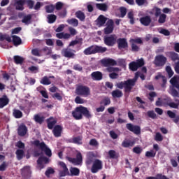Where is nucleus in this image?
Segmentation results:
<instances>
[{"instance_id": "nucleus-37", "label": "nucleus", "mask_w": 179, "mask_h": 179, "mask_svg": "<svg viewBox=\"0 0 179 179\" xmlns=\"http://www.w3.org/2000/svg\"><path fill=\"white\" fill-rule=\"evenodd\" d=\"M17 160H22L24 157V150L18 149L15 152Z\"/></svg>"}, {"instance_id": "nucleus-57", "label": "nucleus", "mask_w": 179, "mask_h": 179, "mask_svg": "<svg viewBox=\"0 0 179 179\" xmlns=\"http://www.w3.org/2000/svg\"><path fill=\"white\" fill-rule=\"evenodd\" d=\"M130 44H131V51L133 52H138L139 51V50H141L139 46H138V45H136V43H130Z\"/></svg>"}, {"instance_id": "nucleus-11", "label": "nucleus", "mask_w": 179, "mask_h": 179, "mask_svg": "<svg viewBox=\"0 0 179 179\" xmlns=\"http://www.w3.org/2000/svg\"><path fill=\"white\" fill-rule=\"evenodd\" d=\"M101 63L106 68H108L109 66H115L117 65V61L111 58L101 59Z\"/></svg>"}, {"instance_id": "nucleus-23", "label": "nucleus", "mask_w": 179, "mask_h": 179, "mask_svg": "<svg viewBox=\"0 0 179 179\" xmlns=\"http://www.w3.org/2000/svg\"><path fill=\"white\" fill-rule=\"evenodd\" d=\"M92 80H101L103 79V73L101 71H94L91 73Z\"/></svg>"}, {"instance_id": "nucleus-28", "label": "nucleus", "mask_w": 179, "mask_h": 179, "mask_svg": "<svg viewBox=\"0 0 179 179\" xmlns=\"http://www.w3.org/2000/svg\"><path fill=\"white\" fill-rule=\"evenodd\" d=\"M150 15H155V17H159V15H162V9L155 6L150 12Z\"/></svg>"}, {"instance_id": "nucleus-42", "label": "nucleus", "mask_w": 179, "mask_h": 179, "mask_svg": "<svg viewBox=\"0 0 179 179\" xmlns=\"http://www.w3.org/2000/svg\"><path fill=\"white\" fill-rule=\"evenodd\" d=\"M55 10V6L53 4L48 5L45 6V10L46 13H54V10Z\"/></svg>"}, {"instance_id": "nucleus-17", "label": "nucleus", "mask_w": 179, "mask_h": 179, "mask_svg": "<svg viewBox=\"0 0 179 179\" xmlns=\"http://www.w3.org/2000/svg\"><path fill=\"white\" fill-rule=\"evenodd\" d=\"M27 127H26V124L22 123L17 128V134L19 136H25L27 134Z\"/></svg>"}, {"instance_id": "nucleus-36", "label": "nucleus", "mask_w": 179, "mask_h": 179, "mask_svg": "<svg viewBox=\"0 0 179 179\" xmlns=\"http://www.w3.org/2000/svg\"><path fill=\"white\" fill-rule=\"evenodd\" d=\"M13 59H14V62L15 64H16L17 65H22V64H23V62H24V58L19 56V55H15L13 57Z\"/></svg>"}, {"instance_id": "nucleus-59", "label": "nucleus", "mask_w": 179, "mask_h": 179, "mask_svg": "<svg viewBox=\"0 0 179 179\" xmlns=\"http://www.w3.org/2000/svg\"><path fill=\"white\" fill-rule=\"evenodd\" d=\"M30 20H31V15H25L23 17V19L22 20V22L25 23V24H27V23H29V22H30Z\"/></svg>"}, {"instance_id": "nucleus-52", "label": "nucleus", "mask_w": 179, "mask_h": 179, "mask_svg": "<svg viewBox=\"0 0 179 179\" xmlns=\"http://www.w3.org/2000/svg\"><path fill=\"white\" fill-rule=\"evenodd\" d=\"M34 144L35 145V146H39L41 150L45 148V143L44 142L40 143V141L38 140L34 141Z\"/></svg>"}, {"instance_id": "nucleus-29", "label": "nucleus", "mask_w": 179, "mask_h": 179, "mask_svg": "<svg viewBox=\"0 0 179 179\" xmlns=\"http://www.w3.org/2000/svg\"><path fill=\"white\" fill-rule=\"evenodd\" d=\"M56 37L59 39L68 40V38H71V34L60 32L56 34Z\"/></svg>"}, {"instance_id": "nucleus-47", "label": "nucleus", "mask_w": 179, "mask_h": 179, "mask_svg": "<svg viewBox=\"0 0 179 179\" xmlns=\"http://www.w3.org/2000/svg\"><path fill=\"white\" fill-rule=\"evenodd\" d=\"M129 68L130 71H132L133 72H135V71H138L139 67H138V65L136 64V62H131L129 64Z\"/></svg>"}, {"instance_id": "nucleus-38", "label": "nucleus", "mask_w": 179, "mask_h": 179, "mask_svg": "<svg viewBox=\"0 0 179 179\" xmlns=\"http://www.w3.org/2000/svg\"><path fill=\"white\" fill-rule=\"evenodd\" d=\"M48 22L50 24H52V23H55V21L57 20V15L54 14H49L47 16Z\"/></svg>"}, {"instance_id": "nucleus-16", "label": "nucleus", "mask_w": 179, "mask_h": 179, "mask_svg": "<svg viewBox=\"0 0 179 179\" xmlns=\"http://www.w3.org/2000/svg\"><path fill=\"white\" fill-rule=\"evenodd\" d=\"M166 57L171 59V61H173V62H176V61H179V55L174 52V51H170L167 52L166 53Z\"/></svg>"}, {"instance_id": "nucleus-31", "label": "nucleus", "mask_w": 179, "mask_h": 179, "mask_svg": "<svg viewBox=\"0 0 179 179\" xmlns=\"http://www.w3.org/2000/svg\"><path fill=\"white\" fill-rule=\"evenodd\" d=\"M13 117L16 119H20L23 117V113L19 109L14 108L13 110Z\"/></svg>"}, {"instance_id": "nucleus-25", "label": "nucleus", "mask_w": 179, "mask_h": 179, "mask_svg": "<svg viewBox=\"0 0 179 179\" xmlns=\"http://www.w3.org/2000/svg\"><path fill=\"white\" fill-rule=\"evenodd\" d=\"M113 99H121L124 96L122 91L119 89L115 90L111 92Z\"/></svg>"}, {"instance_id": "nucleus-9", "label": "nucleus", "mask_w": 179, "mask_h": 179, "mask_svg": "<svg viewBox=\"0 0 179 179\" xmlns=\"http://www.w3.org/2000/svg\"><path fill=\"white\" fill-rule=\"evenodd\" d=\"M103 43L108 47H114L115 43H117V38L114 36V35H110L108 36H104Z\"/></svg>"}, {"instance_id": "nucleus-13", "label": "nucleus", "mask_w": 179, "mask_h": 179, "mask_svg": "<svg viewBox=\"0 0 179 179\" xmlns=\"http://www.w3.org/2000/svg\"><path fill=\"white\" fill-rule=\"evenodd\" d=\"M164 101L167 102V106L171 108H178L179 107V99L177 98L174 99L175 102H171V98L164 99Z\"/></svg>"}, {"instance_id": "nucleus-18", "label": "nucleus", "mask_w": 179, "mask_h": 179, "mask_svg": "<svg viewBox=\"0 0 179 179\" xmlns=\"http://www.w3.org/2000/svg\"><path fill=\"white\" fill-rule=\"evenodd\" d=\"M117 46L120 50L121 48H128V42L125 38H120L117 41Z\"/></svg>"}, {"instance_id": "nucleus-14", "label": "nucleus", "mask_w": 179, "mask_h": 179, "mask_svg": "<svg viewBox=\"0 0 179 179\" xmlns=\"http://www.w3.org/2000/svg\"><path fill=\"white\" fill-rule=\"evenodd\" d=\"M43 163L45 164H48L50 163V159L44 156H41L38 157L37 160V164L40 170H43V169H44V164H43Z\"/></svg>"}, {"instance_id": "nucleus-55", "label": "nucleus", "mask_w": 179, "mask_h": 179, "mask_svg": "<svg viewBox=\"0 0 179 179\" xmlns=\"http://www.w3.org/2000/svg\"><path fill=\"white\" fill-rule=\"evenodd\" d=\"M166 72L168 73L169 78H171L173 75H174V71H173V69L170 66H166Z\"/></svg>"}, {"instance_id": "nucleus-1", "label": "nucleus", "mask_w": 179, "mask_h": 179, "mask_svg": "<svg viewBox=\"0 0 179 179\" xmlns=\"http://www.w3.org/2000/svg\"><path fill=\"white\" fill-rule=\"evenodd\" d=\"M138 76L142 80H145V77L143 73L137 72L136 73V76L133 79L129 78L127 80L119 82L115 85V87L120 90L124 89V93H131L132 92V89H134V87L136 85V81L138 80Z\"/></svg>"}, {"instance_id": "nucleus-27", "label": "nucleus", "mask_w": 179, "mask_h": 179, "mask_svg": "<svg viewBox=\"0 0 179 179\" xmlns=\"http://www.w3.org/2000/svg\"><path fill=\"white\" fill-rule=\"evenodd\" d=\"M96 9H99V10H102V12H107L108 10V6H107L105 3H96Z\"/></svg>"}, {"instance_id": "nucleus-30", "label": "nucleus", "mask_w": 179, "mask_h": 179, "mask_svg": "<svg viewBox=\"0 0 179 179\" xmlns=\"http://www.w3.org/2000/svg\"><path fill=\"white\" fill-rule=\"evenodd\" d=\"M54 76H44L41 80V85H45V86H48V85H51V80H50V79L52 78L54 79Z\"/></svg>"}, {"instance_id": "nucleus-48", "label": "nucleus", "mask_w": 179, "mask_h": 179, "mask_svg": "<svg viewBox=\"0 0 179 179\" xmlns=\"http://www.w3.org/2000/svg\"><path fill=\"white\" fill-rule=\"evenodd\" d=\"M51 119H52V117L47 120L48 129H52L54 128V125L57 124V120L50 121Z\"/></svg>"}, {"instance_id": "nucleus-34", "label": "nucleus", "mask_w": 179, "mask_h": 179, "mask_svg": "<svg viewBox=\"0 0 179 179\" xmlns=\"http://www.w3.org/2000/svg\"><path fill=\"white\" fill-rule=\"evenodd\" d=\"M76 17L80 20V22H85V19H86V15L85 13L81 10H78L75 13Z\"/></svg>"}, {"instance_id": "nucleus-58", "label": "nucleus", "mask_w": 179, "mask_h": 179, "mask_svg": "<svg viewBox=\"0 0 179 179\" xmlns=\"http://www.w3.org/2000/svg\"><path fill=\"white\" fill-rule=\"evenodd\" d=\"M136 64L138 68H142L145 65V59L143 58L138 59Z\"/></svg>"}, {"instance_id": "nucleus-63", "label": "nucleus", "mask_w": 179, "mask_h": 179, "mask_svg": "<svg viewBox=\"0 0 179 179\" xmlns=\"http://www.w3.org/2000/svg\"><path fill=\"white\" fill-rule=\"evenodd\" d=\"M53 99H56V100H58L59 101H62V96H61V94L56 92L52 95Z\"/></svg>"}, {"instance_id": "nucleus-35", "label": "nucleus", "mask_w": 179, "mask_h": 179, "mask_svg": "<svg viewBox=\"0 0 179 179\" xmlns=\"http://www.w3.org/2000/svg\"><path fill=\"white\" fill-rule=\"evenodd\" d=\"M12 38H13V43L14 45H15V47H17V45H20V44H22V38H20V37L16 35H13Z\"/></svg>"}, {"instance_id": "nucleus-50", "label": "nucleus", "mask_w": 179, "mask_h": 179, "mask_svg": "<svg viewBox=\"0 0 179 179\" xmlns=\"http://www.w3.org/2000/svg\"><path fill=\"white\" fill-rule=\"evenodd\" d=\"M147 115L149 118H152V120H156V118H157V115H156L155 110H148L147 112Z\"/></svg>"}, {"instance_id": "nucleus-60", "label": "nucleus", "mask_w": 179, "mask_h": 179, "mask_svg": "<svg viewBox=\"0 0 179 179\" xmlns=\"http://www.w3.org/2000/svg\"><path fill=\"white\" fill-rule=\"evenodd\" d=\"M155 139L157 142H162L163 141V136H162V134H160L159 132H157L155 134Z\"/></svg>"}, {"instance_id": "nucleus-46", "label": "nucleus", "mask_w": 179, "mask_h": 179, "mask_svg": "<svg viewBox=\"0 0 179 179\" xmlns=\"http://www.w3.org/2000/svg\"><path fill=\"white\" fill-rule=\"evenodd\" d=\"M34 120L35 122H37V124H43V122L45 120V117L43 116H39L38 115H35L34 117Z\"/></svg>"}, {"instance_id": "nucleus-51", "label": "nucleus", "mask_w": 179, "mask_h": 179, "mask_svg": "<svg viewBox=\"0 0 179 179\" xmlns=\"http://www.w3.org/2000/svg\"><path fill=\"white\" fill-rule=\"evenodd\" d=\"M93 163H94V158L93 156H88L86 159L85 164H87V166H90L91 164H93Z\"/></svg>"}, {"instance_id": "nucleus-32", "label": "nucleus", "mask_w": 179, "mask_h": 179, "mask_svg": "<svg viewBox=\"0 0 179 179\" xmlns=\"http://www.w3.org/2000/svg\"><path fill=\"white\" fill-rule=\"evenodd\" d=\"M135 145V141L131 140H124L122 143V148H132Z\"/></svg>"}, {"instance_id": "nucleus-43", "label": "nucleus", "mask_w": 179, "mask_h": 179, "mask_svg": "<svg viewBox=\"0 0 179 179\" xmlns=\"http://www.w3.org/2000/svg\"><path fill=\"white\" fill-rule=\"evenodd\" d=\"M158 17V23H159V24H163L164 23H166V19H167V15L164 13H162L161 15H159Z\"/></svg>"}, {"instance_id": "nucleus-61", "label": "nucleus", "mask_w": 179, "mask_h": 179, "mask_svg": "<svg viewBox=\"0 0 179 179\" xmlns=\"http://www.w3.org/2000/svg\"><path fill=\"white\" fill-rule=\"evenodd\" d=\"M120 17H125L127 15V8L125 7H120Z\"/></svg>"}, {"instance_id": "nucleus-8", "label": "nucleus", "mask_w": 179, "mask_h": 179, "mask_svg": "<svg viewBox=\"0 0 179 179\" xmlns=\"http://www.w3.org/2000/svg\"><path fill=\"white\" fill-rule=\"evenodd\" d=\"M167 62V57L163 55H158L155 56L154 64L156 66H164Z\"/></svg>"}, {"instance_id": "nucleus-20", "label": "nucleus", "mask_w": 179, "mask_h": 179, "mask_svg": "<svg viewBox=\"0 0 179 179\" xmlns=\"http://www.w3.org/2000/svg\"><path fill=\"white\" fill-rule=\"evenodd\" d=\"M62 126L59 124L55 125L52 130L54 136H55V138H59V136H61V134H62Z\"/></svg>"}, {"instance_id": "nucleus-3", "label": "nucleus", "mask_w": 179, "mask_h": 179, "mask_svg": "<svg viewBox=\"0 0 179 179\" xmlns=\"http://www.w3.org/2000/svg\"><path fill=\"white\" fill-rule=\"evenodd\" d=\"M59 164L63 169V170L59 172L60 177H65L66 176L78 177V176L80 174V170L78 168L71 167L69 173V170L68 169V167H66V164H65V162H60Z\"/></svg>"}, {"instance_id": "nucleus-22", "label": "nucleus", "mask_w": 179, "mask_h": 179, "mask_svg": "<svg viewBox=\"0 0 179 179\" xmlns=\"http://www.w3.org/2000/svg\"><path fill=\"white\" fill-rule=\"evenodd\" d=\"M140 22L143 26H150V23H152V18L149 15H145L140 18Z\"/></svg>"}, {"instance_id": "nucleus-56", "label": "nucleus", "mask_w": 179, "mask_h": 179, "mask_svg": "<svg viewBox=\"0 0 179 179\" xmlns=\"http://www.w3.org/2000/svg\"><path fill=\"white\" fill-rule=\"evenodd\" d=\"M100 104L110 106V104H111V100H110V98L108 97H105L102 101H101Z\"/></svg>"}, {"instance_id": "nucleus-24", "label": "nucleus", "mask_w": 179, "mask_h": 179, "mask_svg": "<svg viewBox=\"0 0 179 179\" xmlns=\"http://www.w3.org/2000/svg\"><path fill=\"white\" fill-rule=\"evenodd\" d=\"M9 104V98L8 96L3 95L2 97L0 98V108H3Z\"/></svg>"}, {"instance_id": "nucleus-6", "label": "nucleus", "mask_w": 179, "mask_h": 179, "mask_svg": "<svg viewBox=\"0 0 179 179\" xmlns=\"http://www.w3.org/2000/svg\"><path fill=\"white\" fill-rule=\"evenodd\" d=\"M66 159L74 164V166H80L83 162V157H82V153L78 152L76 158H72L71 157H67Z\"/></svg>"}, {"instance_id": "nucleus-62", "label": "nucleus", "mask_w": 179, "mask_h": 179, "mask_svg": "<svg viewBox=\"0 0 179 179\" xmlns=\"http://www.w3.org/2000/svg\"><path fill=\"white\" fill-rule=\"evenodd\" d=\"M16 148H18V149H24L25 145L24 143L23 142H22V141H19L16 143L15 144Z\"/></svg>"}, {"instance_id": "nucleus-40", "label": "nucleus", "mask_w": 179, "mask_h": 179, "mask_svg": "<svg viewBox=\"0 0 179 179\" xmlns=\"http://www.w3.org/2000/svg\"><path fill=\"white\" fill-rule=\"evenodd\" d=\"M83 138L80 136H78L73 138V142L75 145H83V142L82 141Z\"/></svg>"}, {"instance_id": "nucleus-44", "label": "nucleus", "mask_w": 179, "mask_h": 179, "mask_svg": "<svg viewBox=\"0 0 179 179\" xmlns=\"http://www.w3.org/2000/svg\"><path fill=\"white\" fill-rule=\"evenodd\" d=\"M41 150L45 152V155L48 157H51L52 156V152H51V149L47 147V145H45V148H42Z\"/></svg>"}, {"instance_id": "nucleus-45", "label": "nucleus", "mask_w": 179, "mask_h": 179, "mask_svg": "<svg viewBox=\"0 0 179 179\" xmlns=\"http://www.w3.org/2000/svg\"><path fill=\"white\" fill-rule=\"evenodd\" d=\"M145 179H169L167 176L162 174H157V176H148Z\"/></svg>"}, {"instance_id": "nucleus-49", "label": "nucleus", "mask_w": 179, "mask_h": 179, "mask_svg": "<svg viewBox=\"0 0 179 179\" xmlns=\"http://www.w3.org/2000/svg\"><path fill=\"white\" fill-rule=\"evenodd\" d=\"M128 19H130V24H135V18L134 17V12L129 11L127 13Z\"/></svg>"}, {"instance_id": "nucleus-15", "label": "nucleus", "mask_w": 179, "mask_h": 179, "mask_svg": "<svg viewBox=\"0 0 179 179\" xmlns=\"http://www.w3.org/2000/svg\"><path fill=\"white\" fill-rule=\"evenodd\" d=\"M74 52H76V51L69 48H64L62 51V55H64V57H65L66 58H74L75 57Z\"/></svg>"}, {"instance_id": "nucleus-54", "label": "nucleus", "mask_w": 179, "mask_h": 179, "mask_svg": "<svg viewBox=\"0 0 179 179\" xmlns=\"http://www.w3.org/2000/svg\"><path fill=\"white\" fill-rule=\"evenodd\" d=\"M145 157L150 158V157H156V152L153 150H150V151H147L145 152Z\"/></svg>"}, {"instance_id": "nucleus-19", "label": "nucleus", "mask_w": 179, "mask_h": 179, "mask_svg": "<svg viewBox=\"0 0 179 179\" xmlns=\"http://www.w3.org/2000/svg\"><path fill=\"white\" fill-rule=\"evenodd\" d=\"M26 0H15V6L16 10H24Z\"/></svg>"}, {"instance_id": "nucleus-5", "label": "nucleus", "mask_w": 179, "mask_h": 179, "mask_svg": "<svg viewBox=\"0 0 179 179\" xmlns=\"http://www.w3.org/2000/svg\"><path fill=\"white\" fill-rule=\"evenodd\" d=\"M76 93L78 96L89 97L90 96V87L86 85H78L76 89Z\"/></svg>"}, {"instance_id": "nucleus-10", "label": "nucleus", "mask_w": 179, "mask_h": 179, "mask_svg": "<svg viewBox=\"0 0 179 179\" xmlns=\"http://www.w3.org/2000/svg\"><path fill=\"white\" fill-rule=\"evenodd\" d=\"M126 128L130 131V132L135 134V135H141V127L138 125H134L131 123H127L126 124Z\"/></svg>"}, {"instance_id": "nucleus-4", "label": "nucleus", "mask_w": 179, "mask_h": 179, "mask_svg": "<svg viewBox=\"0 0 179 179\" xmlns=\"http://www.w3.org/2000/svg\"><path fill=\"white\" fill-rule=\"evenodd\" d=\"M172 87H170L169 94L173 97H179V81L177 77L174 76L170 80Z\"/></svg>"}, {"instance_id": "nucleus-53", "label": "nucleus", "mask_w": 179, "mask_h": 179, "mask_svg": "<svg viewBox=\"0 0 179 179\" xmlns=\"http://www.w3.org/2000/svg\"><path fill=\"white\" fill-rule=\"evenodd\" d=\"M129 43H133L134 44H143V41L141 38H136L135 39L131 38L129 40Z\"/></svg>"}, {"instance_id": "nucleus-26", "label": "nucleus", "mask_w": 179, "mask_h": 179, "mask_svg": "<svg viewBox=\"0 0 179 179\" xmlns=\"http://www.w3.org/2000/svg\"><path fill=\"white\" fill-rule=\"evenodd\" d=\"M85 55H92L96 54L94 45H91L83 51Z\"/></svg>"}, {"instance_id": "nucleus-39", "label": "nucleus", "mask_w": 179, "mask_h": 179, "mask_svg": "<svg viewBox=\"0 0 179 179\" xmlns=\"http://www.w3.org/2000/svg\"><path fill=\"white\" fill-rule=\"evenodd\" d=\"M67 23H69V24H71L74 27H78V26H79V21L76 18L67 20Z\"/></svg>"}, {"instance_id": "nucleus-64", "label": "nucleus", "mask_w": 179, "mask_h": 179, "mask_svg": "<svg viewBox=\"0 0 179 179\" xmlns=\"http://www.w3.org/2000/svg\"><path fill=\"white\" fill-rule=\"evenodd\" d=\"M55 173V171L52 168H49L47 169V171L45 172V175L46 177H50V174H54Z\"/></svg>"}, {"instance_id": "nucleus-12", "label": "nucleus", "mask_w": 179, "mask_h": 179, "mask_svg": "<svg viewBox=\"0 0 179 179\" xmlns=\"http://www.w3.org/2000/svg\"><path fill=\"white\" fill-rule=\"evenodd\" d=\"M104 34H111L114 31V21L109 20L106 22V27L103 29Z\"/></svg>"}, {"instance_id": "nucleus-41", "label": "nucleus", "mask_w": 179, "mask_h": 179, "mask_svg": "<svg viewBox=\"0 0 179 179\" xmlns=\"http://www.w3.org/2000/svg\"><path fill=\"white\" fill-rule=\"evenodd\" d=\"M22 174L23 176H27V177H29L31 174V170H30V166H24L22 169Z\"/></svg>"}, {"instance_id": "nucleus-33", "label": "nucleus", "mask_w": 179, "mask_h": 179, "mask_svg": "<svg viewBox=\"0 0 179 179\" xmlns=\"http://www.w3.org/2000/svg\"><path fill=\"white\" fill-rule=\"evenodd\" d=\"M95 54H103L107 51V48L103 46H99L97 45H94Z\"/></svg>"}, {"instance_id": "nucleus-2", "label": "nucleus", "mask_w": 179, "mask_h": 179, "mask_svg": "<svg viewBox=\"0 0 179 179\" xmlns=\"http://www.w3.org/2000/svg\"><path fill=\"white\" fill-rule=\"evenodd\" d=\"M83 115L85 117V118H92V114H90V111L87 110V108L84 107L82 105L76 107L75 110L72 111V116L75 120H83Z\"/></svg>"}, {"instance_id": "nucleus-21", "label": "nucleus", "mask_w": 179, "mask_h": 179, "mask_svg": "<svg viewBox=\"0 0 179 179\" xmlns=\"http://www.w3.org/2000/svg\"><path fill=\"white\" fill-rule=\"evenodd\" d=\"M95 22L98 27H102V26H104V24H106V22H107V17H106L103 15H101L98 17Z\"/></svg>"}, {"instance_id": "nucleus-7", "label": "nucleus", "mask_w": 179, "mask_h": 179, "mask_svg": "<svg viewBox=\"0 0 179 179\" xmlns=\"http://www.w3.org/2000/svg\"><path fill=\"white\" fill-rule=\"evenodd\" d=\"M103 169V162L100 159H96L92 166L91 173L93 174H96V173H99L100 170Z\"/></svg>"}]
</instances>
